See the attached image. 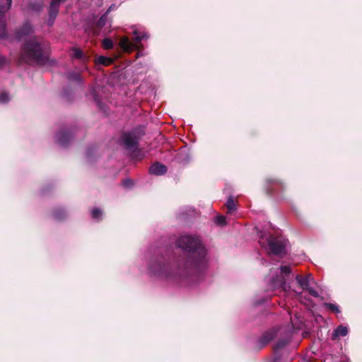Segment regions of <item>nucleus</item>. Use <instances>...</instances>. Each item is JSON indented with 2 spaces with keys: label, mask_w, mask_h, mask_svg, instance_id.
<instances>
[{
  "label": "nucleus",
  "mask_w": 362,
  "mask_h": 362,
  "mask_svg": "<svg viewBox=\"0 0 362 362\" xmlns=\"http://www.w3.org/2000/svg\"><path fill=\"white\" fill-rule=\"evenodd\" d=\"M208 251L201 237L182 235V282H197L208 267Z\"/></svg>",
  "instance_id": "nucleus-1"
},
{
  "label": "nucleus",
  "mask_w": 362,
  "mask_h": 362,
  "mask_svg": "<svg viewBox=\"0 0 362 362\" xmlns=\"http://www.w3.org/2000/svg\"><path fill=\"white\" fill-rule=\"evenodd\" d=\"M43 49L41 45L35 40H30L24 47L23 57L25 61L35 60L40 62L42 60Z\"/></svg>",
  "instance_id": "nucleus-2"
},
{
  "label": "nucleus",
  "mask_w": 362,
  "mask_h": 362,
  "mask_svg": "<svg viewBox=\"0 0 362 362\" xmlns=\"http://www.w3.org/2000/svg\"><path fill=\"white\" fill-rule=\"evenodd\" d=\"M267 243L272 254L279 255L286 252V242L281 238L269 236Z\"/></svg>",
  "instance_id": "nucleus-3"
},
{
  "label": "nucleus",
  "mask_w": 362,
  "mask_h": 362,
  "mask_svg": "<svg viewBox=\"0 0 362 362\" xmlns=\"http://www.w3.org/2000/svg\"><path fill=\"white\" fill-rule=\"evenodd\" d=\"M144 35H141L137 32H134V37L130 41L127 37H122L119 42L120 47L126 52H131L134 49L139 48V43L144 38Z\"/></svg>",
  "instance_id": "nucleus-4"
},
{
  "label": "nucleus",
  "mask_w": 362,
  "mask_h": 362,
  "mask_svg": "<svg viewBox=\"0 0 362 362\" xmlns=\"http://www.w3.org/2000/svg\"><path fill=\"white\" fill-rule=\"evenodd\" d=\"M284 187V182L276 177H267L265 180L264 189L267 194H272L277 189H283Z\"/></svg>",
  "instance_id": "nucleus-5"
},
{
  "label": "nucleus",
  "mask_w": 362,
  "mask_h": 362,
  "mask_svg": "<svg viewBox=\"0 0 362 362\" xmlns=\"http://www.w3.org/2000/svg\"><path fill=\"white\" fill-rule=\"evenodd\" d=\"M278 329L275 327H273L267 331H266L261 337L258 339L256 342V346L259 349H262L266 345H267L272 340L274 339V337L277 334Z\"/></svg>",
  "instance_id": "nucleus-6"
},
{
  "label": "nucleus",
  "mask_w": 362,
  "mask_h": 362,
  "mask_svg": "<svg viewBox=\"0 0 362 362\" xmlns=\"http://www.w3.org/2000/svg\"><path fill=\"white\" fill-rule=\"evenodd\" d=\"M166 171H167L166 166L161 163H156L153 164L149 168V173L151 175H163L164 173H166Z\"/></svg>",
  "instance_id": "nucleus-7"
},
{
  "label": "nucleus",
  "mask_w": 362,
  "mask_h": 362,
  "mask_svg": "<svg viewBox=\"0 0 362 362\" xmlns=\"http://www.w3.org/2000/svg\"><path fill=\"white\" fill-rule=\"evenodd\" d=\"M291 341V335L290 334H286L285 337L279 339L275 346H274V351L276 353L279 351H281L284 347H286Z\"/></svg>",
  "instance_id": "nucleus-8"
},
{
  "label": "nucleus",
  "mask_w": 362,
  "mask_h": 362,
  "mask_svg": "<svg viewBox=\"0 0 362 362\" xmlns=\"http://www.w3.org/2000/svg\"><path fill=\"white\" fill-rule=\"evenodd\" d=\"M313 279L310 274L303 276L300 274L296 276V280L299 286L303 289L306 290L309 287L310 281Z\"/></svg>",
  "instance_id": "nucleus-9"
},
{
  "label": "nucleus",
  "mask_w": 362,
  "mask_h": 362,
  "mask_svg": "<svg viewBox=\"0 0 362 362\" xmlns=\"http://www.w3.org/2000/svg\"><path fill=\"white\" fill-rule=\"evenodd\" d=\"M272 281L285 291L290 289V286L286 284V279L284 276H276L272 279Z\"/></svg>",
  "instance_id": "nucleus-10"
},
{
  "label": "nucleus",
  "mask_w": 362,
  "mask_h": 362,
  "mask_svg": "<svg viewBox=\"0 0 362 362\" xmlns=\"http://www.w3.org/2000/svg\"><path fill=\"white\" fill-rule=\"evenodd\" d=\"M348 334V328L343 325L338 326L334 331L332 335L333 340L337 339L339 337H345Z\"/></svg>",
  "instance_id": "nucleus-11"
},
{
  "label": "nucleus",
  "mask_w": 362,
  "mask_h": 362,
  "mask_svg": "<svg viewBox=\"0 0 362 362\" xmlns=\"http://www.w3.org/2000/svg\"><path fill=\"white\" fill-rule=\"evenodd\" d=\"M136 137L131 134H124L122 136L124 144L127 146H132L136 143Z\"/></svg>",
  "instance_id": "nucleus-12"
},
{
  "label": "nucleus",
  "mask_w": 362,
  "mask_h": 362,
  "mask_svg": "<svg viewBox=\"0 0 362 362\" xmlns=\"http://www.w3.org/2000/svg\"><path fill=\"white\" fill-rule=\"evenodd\" d=\"M228 214H232L236 210V204L233 196H230L225 204Z\"/></svg>",
  "instance_id": "nucleus-13"
},
{
  "label": "nucleus",
  "mask_w": 362,
  "mask_h": 362,
  "mask_svg": "<svg viewBox=\"0 0 362 362\" xmlns=\"http://www.w3.org/2000/svg\"><path fill=\"white\" fill-rule=\"evenodd\" d=\"M11 5V0H0V13L6 12Z\"/></svg>",
  "instance_id": "nucleus-14"
},
{
  "label": "nucleus",
  "mask_w": 362,
  "mask_h": 362,
  "mask_svg": "<svg viewBox=\"0 0 362 362\" xmlns=\"http://www.w3.org/2000/svg\"><path fill=\"white\" fill-rule=\"evenodd\" d=\"M324 307L326 308L327 309L329 310L332 313H340V310H339V306L335 305V304H332V303H324Z\"/></svg>",
  "instance_id": "nucleus-15"
},
{
  "label": "nucleus",
  "mask_w": 362,
  "mask_h": 362,
  "mask_svg": "<svg viewBox=\"0 0 362 362\" xmlns=\"http://www.w3.org/2000/svg\"><path fill=\"white\" fill-rule=\"evenodd\" d=\"M96 62L98 64L108 66L112 63V59L111 58L100 56L97 59Z\"/></svg>",
  "instance_id": "nucleus-16"
},
{
  "label": "nucleus",
  "mask_w": 362,
  "mask_h": 362,
  "mask_svg": "<svg viewBox=\"0 0 362 362\" xmlns=\"http://www.w3.org/2000/svg\"><path fill=\"white\" fill-rule=\"evenodd\" d=\"M215 223L218 226H225L226 224V219L224 216L218 215L215 218Z\"/></svg>",
  "instance_id": "nucleus-17"
},
{
  "label": "nucleus",
  "mask_w": 362,
  "mask_h": 362,
  "mask_svg": "<svg viewBox=\"0 0 362 362\" xmlns=\"http://www.w3.org/2000/svg\"><path fill=\"white\" fill-rule=\"evenodd\" d=\"M281 273L283 275H288L291 273V267L288 265L281 266L280 267Z\"/></svg>",
  "instance_id": "nucleus-18"
},
{
  "label": "nucleus",
  "mask_w": 362,
  "mask_h": 362,
  "mask_svg": "<svg viewBox=\"0 0 362 362\" xmlns=\"http://www.w3.org/2000/svg\"><path fill=\"white\" fill-rule=\"evenodd\" d=\"M103 47L104 49H109L113 47V42L110 39H105L103 41Z\"/></svg>",
  "instance_id": "nucleus-19"
},
{
  "label": "nucleus",
  "mask_w": 362,
  "mask_h": 362,
  "mask_svg": "<svg viewBox=\"0 0 362 362\" xmlns=\"http://www.w3.org/2000/svg\"><path fill=\"white\" fill-rule=\"evenodd\" d=\"M102 215V212L99 209H93L92 211V216L93 218H99Z\"/></svg>",
  "instance_id": "nucleus-20"
},
{
  "label": "nucleus",
  "mask_w": 362,
  "mask_h": 362,
  "mask_svg": "<svg viewBox=\"0 0 362 362\" xmlns=\"http://www.w3.org/2000/svg\"><path fill=\"white\" fill-rule=\"evenodd\" d=\"M306 291H308L309 294L313 297L316 298L319 296L318 292L313 288L308 287V288H307Z\"/></svg>",
  "instance_id": "nucleus-21"
},
{
  "label": "nucleus",
  "mask_w": 362,
  "mask_h": 362,
  "mask_svg": "<svg viewBox=\"0 0 362 362\" xmlns=\"http://www.w3.org/2000/svg\"><path fill=\"white\" fill-rule=\"evenodd\" d=\"M9 100V97L7 93H2L0 94V103H6Z\"/></svg>",
  "instance_id": "nucleus-22"
},
{
  "label": "nucleus",
  "mask_w": 362,
  "mask_h": 362,
  "mask_svg": "<svg viewBox=\"0 0 362 362\" xmlns=\"http://www.w3.org/2000/svg\"><path fill=\"white\" fill-rule=\"evenodd\" d=\"M74 56L75 57H77V58L81 57L82 56V52H81V50H79V49H75L74 50Z\"/></svg>",
  "instance_id": "nucleus-23"
},
{
  "label": "nucleus",
  "mask_w": 362,
  "mask_h": 362,
  "mask_svg": "<svg viewBox=\"0 0 362 362\" xmlns=\"http://www.w3.org/2000/svg\"><path fill=\"white\" fill-rule=\"evenodd\" d=\"M132 185V182L129 180H126L123 182V185L125 187H129Z\"/></svg>",
  "instance_id": "nucleus-24"
},
{
  "label": "nucleus",
  "mask_w": 362,
  "mask_h": 362,
  "mask_svg": "<svg viewBox=\"0 0 362 362\" xmlns=\"http://www.w3.org/2000/svg\"><path fill=\"white\" fill-rule=\"evenodd\" d=\"M5 35V30H4V26L2 25H0V37H3Z\"/></svg>",
  "instance_id": "nucleus-25"
},
{
  "label": "nucleus",
  "mask_w": 362,
  "mask_h": 362,
  "mask_svg": "<svg viewBox=\"0 0 362 362\" xmlns=\"http://www.w3.org/2000/svg\"><path fill=\"white\" fill-rule=\"evenodd\" d=\"M6 60L4 57L0 56V66H2L4 64H5Z\"/></svg>",
  "instance_id": "nucleus-26"
},
{
  "label": "nucleus",
  "mask_w": 362,
  "mask_h": 362,
  "mask_svg": "<svg viewBox=\"0 0 362 362\" xmlns=\"http://www.w3.org/2000/svg\"><path fill=\"white\" fill-rule=\"evenodd\" d=\"M272 362H281V357L275 356V358L273 359Z\"/></svg>",
  "instance_id": "nucleus-27"
},
{
  "label": "nucleus",
  "mask_w": 362,
  "mask_h": 362,
  "mask_svg": "<svg viewBox=\"0 0 362 362\" xmlns=\"http://www.w3.org/2000/svg\"><path fill=\"white\" fill-rule=\"evenodd\" d=\"M103 18H100V21H99V23H99V25H100V26L102 25V22H103Z\"/></svg>",
  "instance_id": "nucleus-28"
},
{
  "label": "nucleus",
  "mask_w": 362,
  "mask_h": 362,
  "mask_svg": "<svg viewBox=\"0 0 362 362\" xmlns=\"http://www.w3.org/2000/svg\"><path fill=\"white\" fill-rule=\"evenodd\" d=\"M189 160H190V158H189V157L187 156V162H188V161H189Z\"/></svg>",
  "instance_id": "nucleus-29"
},
{
  "label": "nucleus",
  "mask_w": 362,
  "mask_h": 362,
  "mask_svg": "<svg viewBox=\"0 0 362 362\" xmlns=\"http://www.w3.org/2000/svg\"><path fill=\"white\" fill-rule=\"evenodd\" d=\"M59 141L60 143H63V141H62L61 138H59Z\"/></svg>",
  "instance_id": "nucleus-30"
}]
</instances>
